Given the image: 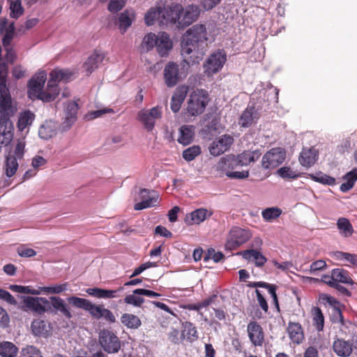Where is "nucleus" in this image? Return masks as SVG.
<instances>
[{
  "label": "nucleus",
  "mask_w": 357,
  "mask_h": 357,
  "mask_svg": "<svg viewBox=\"0 0 357 357\" xmlns=\"http://www.w3.org/2000/svg\"><path fill=\"white\" fill-rule=\"evenodd\" d=\"M208 33L202 24H196L183 34L181 40V55L184 61L197 64L202 59L207 50Z\"/></svg>",
  "instance_id": "obj_1"
},
{
  "label": "nucleus",
  "mask_w": 357,
  "mask_h": 357,
  "mask_svg": "<svg viewBox=\"0 0 357 357\" xmlns=\"http://www.w3.org/2000/svg\"><path fill=\"white\" fill-rule=\"evenodd\" d=\"M200 14V9L195 4L188 5L185 8L181 4H175L169 8L167 20L170 23L177 24L179 28H184L195 22Z\"/></svg>",
  "instance_id": "obj_2"
},
{
  "label": "nucleus",
  "mask_w": 357,
  "mask_h": 357,
  "mask_svg": "<svg viewBox=\"0 0 357 357\" xmlns=\"http://www.w3.org/2000/svg\"><path fill=\"white\" fill-rule=\"evenodd\" d=\"M47 79V73L45 70H40L36 73L29 82L28 94L31 99H39L43 102H51L54 100V95L48 90H43L44 84Z\"/></svg>",
  "instance_id": "obj_3"
},
{
  "label": "nucleus",
  "mask_w": 357,
  "mask_h": 357,
  "mask_svg": "<svg viewBox=\"0 0 357 357\" xmlns=\"http://www.w3.org/2000/svg\"><path fill=\"white\" fill-rule=\"evenodd\" d=\"M17 103L10 93L8 88L0 90V123L13 126L11 119L17 112Z\"/></svg>",
  "instance_id": "obj_4"
},
{
  "label": "nucleus",
  "mask_w": 357,
  "mask_h": 357,
  "mask_svg": "<svg viewBox=\"0 0 357 357\" xmlns=\"http://www.w3.org/2000/svg\"><path fill=\"white\" fill-rule=\"evenodd\" d=\"M190 65V63L184 61L180 65L173 61L168 62L163 70L164 81L167 86L172 88L185 78Z\"/></svg>",
  "instance_id": "obj_5"
},
{
  "label": "nucleus",
  "mask_w": 357,
  "mask_h": 357,
  "mask_svg": "<svg viewBox=\"0 0 357 357\" xmlns=\"http://www.w3.org/2000/svg\"><path fill=\"white\" fill-rule=\"evenodd\" d=\"M161 106H155L151 109H142L137 113V119L147 132H151L155 128L158 120L162 118Z\"/></svg>",
  "instance_id": "obj_6"
},
{
  "label": "nucleus",
  "mask_w": 357,
  "mask_h": 357,
  "mask_svg": "<svg viewBox=\"0 0 357 357\" xmlns=\"http://www.w3.org/2000/svg\"><path fill=\"white\" fill-rule=\"evenodd\" d=\"M251 237L249 230L238 227H232L225 243L226 250H233L246 243Z\"/></svg>",
  "instance_id": "obj_7"
},
{
  "label": "nucleus",
  "mask_w": 357,
  "mask_h": 357,
  "mask_svg": "<svg viewBox=\"0 0 357 357\" xmlns=\"http://www.w3.org/2000/svg\"><path fill=\"white\" fill-rule=\"evenodd\" d=\"M208 103V95L205 91L197 90L193 91L188 102V112L192 116L202 114Z\"/></svg>",
  "instance_id": "obj_8"
},
{
  "label": "nucleus",
  "mask_w": 357,
  "mask_h": 357,
  "mask_svg": "<svg viewBox=\"0 0 357 357\" xmlns=\"http://www.w3.org/2000/svg\"><path fill=\"white\" fill-rule=\"evenodd\" d=\"M227 60L225 52L218 50L211 54L204 64V73L212 75L220 70Z\"/></svg>",
  "instance_id": "obj_9"
},
{
  "label": "nucleus",
  "mask_w": 357,
  "mask_h": 357,
  "mask_svg": "<svg viewBox=\"0 0 357 357\" xmlns=\"http://www.w3.org/2000/svg\"><path fill=\"white\" fill-rule=\"evenodd\" d=\"M67 300L74 307L87 311L93 318L96 319H100L103 305H96L87 299L77 296L69 297Z\"/></svg>",
  "instance_id": "obj_10"
},
{
  "label": "nucleus",
  "mask_w": 357,
  "mask_h": 357,
  "mask_svg": "<svg viewBox=\"0 0 357 357\" xmlns=\"http://www.w3.org/2000/svg\"><path fill=\"white\" fill-rule=\"evenodd\" d=\"M286 158V152L282 148H273L262 158L261 165L264 169H273L281 165Z\"/></svg>",
  "instance_id": "obj_11"
},
{
  "label": "nucleus",
  "mask_w": 357,
  "mask_h": 357,
  "mask_svg": "<svg viewBox=\"0 0 357 357\" xmlns=\"http://www.w3.org/2000/svg\"><path fill=\"white\" fill-rule=\"evenodd\" d=\"M72 74L68 70L54 69L50 73V79L48 81V90L51 91L54 95V99L59 93L58 83L61 81L67 82L70 79Z\"/></svg>",
  "instance_id": "obj_12"
},
{
  "label": "nucleus",
  "mask_w": 357,
  "mask_h": 357,
  "mask_svg": "<svg viewBox=\"0 0 357 357\" xmlns=\"http://www.w3.org/2000/svg\"><path fill=\"white\" fill-rule=\"evenodd\" d=\"M78 109V104L75 101L68 102L65 105L62 123L60 126L62 132L69 130L77 121Z\"/></svg>",
  "instance_id": "obj_13"
},
{
  "label": "nucleus",
  "mask_w": 357,
  "mask_h": 357,
  "mask_svg": "<svg viewBox=\"0 0 357 357\" xmlns=\"http://www.w3.org/2000/svg\"><path fill=\"white\" fill-rule=\"evenodd\" d=\"M169 10V8H162L161 7H158L151 8L150 10L145 15V23L148 26H151L153 24L155 21H158L159 23L162 24H167L168 22H170V21L167 18V13Z\"/></svg>",
  "instance_id": "obj_14"
},
{
  "label": "nucleus",
  "mask_w": 357,
  "mask_h": 357,
  "mask_svg": "<svg viewBox=\"0 0 357 357\" xmlns=\"http://www.w3.org/2000/svg\"><path fill=\"white\" fill-rule=\"evenodd\" d=\"M233 142L234 139L230 135H222L210 145L209 152L213 156L220 155L230 147Z\"/></svg>",
  "instance_id": "obj_15"
},
{
  "label": "nucleus",
  "mask_w": 357,
  "mask_h": 357,
  "mask_svg": "<svg viewBox=\"0 0 357 357\" xmlns=\"http://www.w3.org/2000/svg\"><path fill=\"white\" fill-rule=\"evenodd\" d=\"M259 118L258 109L253 105H248L242 112L238 124L242 128H249L257 122Z\"/></svg>",
  "instance_id": "obj_16"
},
{
  "label": "nucleus",
  "mask_w": 357,
  "mask_h": 357,
  "mask_svg": "<svg viewBox=\"0 0 357 357\" xmlns=\"http://www.w3.org/2000/svg\"><path fill=\"white\" fill-rule=\"evenodd\" d=\"M24 303L29 310L42 314L47 311L45 305H48L50 302L46 298L27 296L24 298Z\"/></svg>",
  "instance_id": "obj_17"
},
{
  "label": "nucleus",
  "mask_w": 357,
  "mask_h": 357,
  "mask_svg": "<svg viewBox=\"0 0 357 357\" xmlns=\"http://www.w3.org/2000/svg\"><path fill=\"white\" fill-rule=\"evenodd\" d=\"M212 214L213 213L211 211L204 208H200L188 214L184 221L188 225L194 224L199 225L204 222L206 218L211 217Z\"/></svg>",
  "instance_id": "obj_18"
},
{
  "label": "nucleus",
  "mask_w": 357,
  "mask_h": 357,
  "mask_svg": "<svg viewBox=\"0 0 357 357\" xmlns=\"http://www.w3.org/2000/svg\"><path fill=\"white\" fill-rule=\"evenodd\" d=\"M156 49L161 56H166L172 49V42L169 36L165 32H160L158 34Z\"/></svg>",
  "instance_id": "obj_19"
},
{
  "label": "nucleus",
  "mask_w": 357,
  "mask_h": 357,
  "mask_svg": "<svg viewBox=\"0 0 357 357\" xmlns=\"http://www.w3.org/2000/svg\"><path fill=\"white\" fill-rule=\"evenodd\" d=\"M50 300L55 314H59L68 319L73 317L70 309L63 299L58 296H51Z\"/></svg>",
  "instance_id": "obj_20"
},
{
  "label": "nucleus",
  "mask_w": 357,
  "mask_h": 357,
  "mask_svg": "<svg viewBox=\"0 0 357 357\" xmlns=\"http://www.w3.org/2000/svg\"><path fill=\"white\" fill-rule=\"evenodd\" d=\"M141 202L135 204L134 209L136 211L142 210L144 208H150L155 206L157 202L158 196L150 195V191L147 189H142L140 190Z\"/></svg>",
  "instance_id": "obj_21"
},
{
  "label": "nucleus",
  "mask_w": 357,
  "mask_h": 357,
  "mask_svg": "<svg viewBox=\"0 0 357 357\" xmlns=\"http://www.w3.org/2000/svg\"><path fill=\"white\" fill-rule=\"evenodd\" d=\"M99 341L108 353H116L121 347L118 336H99Z\"/></svg>",
  "instance_id": "obj_22"
},
{
  "label": "nucleus",
  "mask_w": 357,
  "mask_h": 357,
  "mask_svg": "<svg viewBox=\"0 0 357 357\" xmlns=\"http://www.w3.org/2000/svg\"><path fill=\"white\" fill-rule=\"evenodd\" d=\"M123 288L120 287L116 290L104 289L100 288H89L86 292L92 296L98 298H114L118 297L117 294L123 291Z\"/></svg>",
  "instance_id": "obj_23"
},
{
  "label": "nucleus",
  "mask_w": 357,
  "mask_h": 357,
  "mask_svg": "<svg viewBox=\"0 0 357 357\" xmlns=\"http://www.w3.org/2000/svg\"><path fill=\"white\" fill-rule=\"evenodd\" d=\"M318 158V152L314 148H305L299 157L300 163L306 167L313 165Z\"/></svg>",
  "instance_id": "obj_24"
},
{
  "label": "nucleus",
  "mask_w": 357,
  "mask_h": 357,
  "mask_svg": "<svg viewBox=\"0 0 357 357\" xmlns=\"http://www.w3.org/2000/svg\"><path fill=\"white\" fill-rule=\"evenodd\" d=\"M188 93V87L185 86H179L171 99V109L173 112H177L184 101Z\"/></svg>",
  "instance_id": "obj_25"
},
{
  "label": "nucleus",
  "mask_w": 357,
  "mask_h": 357,
  "mask_svg": "<svg viewBox=\"0 0 357 357\" xmlns=\"http://www.w3.org/2000/svg\"><path fill=\"white\" fill-rule=\"evenodd\" d=\"M334 352L339 356L347 357L351 355L353 351L352 344L349 341L343 339H337L333 344Z\"/></svg>",
  "instance_id": "obj_26"
},
{
  "label": "nucleus",
  "mask_w": 357,
  "mask_h": 357,
  "mask_svg": "<svg viewBox=\"0 0 357 357\" xmlns=\"http://www.w3.org/2000/svg\"><path fill=\"white\" fill-rule=\"evenodd\" d=\"M104 54L100 52H95L92 54L83 64V68L86 71V75L91 74L98 64L104 59Z\"/></svg>",
  "instance_id": "obj_27"
},
{
  "label": "nucleus",
  "mask_w": 357,
  "mask_h": 357,
  "mask_svg": "<svg viewBox=\"0 0 357 357\" xmlns=\"http://www.w3.org/2000/svg\"><path fill=\"white\" fill-rule=\"evenodd\" d=\"M242 256L245 259L254 262L257 266H262L267 260L260 252L253 249L243 251Z\"/></svg>",
  "instance_id": "obj_28"
},
{
  "label": "nucleus",
  "mask_w": 357,
  "mask_h": 357,
  "mask_svg": "<svg viewBox=\"0 0 357 357\" xmlns=\"http://www.w3.org/2000/svg\"><path fill=\"white\" fill-rule=\"evenodd\" d=\"M179 132L180 136L178 138L179 144L188 145L192 142L195 135V128L192 126H182Z\"/></svg>",
  "instance_id": "obj_29"
},
{
  "label": "nucleus",
  "mask_w": 357,
  "mask_h": 357,
  "mask_svg": "<svg viewBox=\"0 0 357 357\" xmlns=\"http://www.w3.org/2000/svg\"><path fill=\"white\" fill-rule=\"evenodd\" d=\"M238 161L234 155H227L222 158L218 163L217 168L222 171L226 175L227 172H231L230 169H234L238 167Z\"/></svg>",
  "instance_id": "obj_30"
},
{
  "label": "nucleus",
  "mask_w": 357,
  "mask_h": 357,
  "mask_svg": "<svg viewBox=\"0 0 357 357\" xmlns=\"http://www.w3.org/2000/svg\"><path fill=\"white\" fill-rule=\"evenodd\" d=\"M15 24L14 22L10 23L8 26H7V20L4 19L1 23V31L4 32V36L3 38V47H7L10 45L12 40L15 36Z\"/></svg>",
  "instance_id": "obj_31"
},
{
  "label": "nucleus",
  "mask_w": 357,
  "mask_h": 357,
  "mask_svg": "<svg viewBox=\"0 0 357 357\" xmlns=\"http://www.w3.org/2000/svg\"><path fill=\"white\" fill-rule=\"evenodd\" d=\"M329 255L335 260L342 261L357 266V255L341 251L332 252Z\"/></svg>",
  "instance_id": "obj_32"
},
{
  "label": "nucleus",
  "mask_w": 357,
  "mask_h": 357,
  "mask_svg": "<svg viewBox=\"0 0 357 357\" xmlns=\"http://www.w3.org/2000/svg\"><path fill=\"white\" fill-rule=\"evenodd\" d=\"M337 227L340 231V234L345 238L351 236L354 233L353 226L346 218H340L337 219Z\"/></svg>",
  "instance_id": "obj_33"
},
{
  "label": "nucleus",
  "mask_w": 357,
  "mask_h": 357,
  "mask_svg": "<svg viewBox=\"0 0 357 357\" xmlns=\"http://www.w3.org/2000/svg\"><path fill=\"white\" fill-rule=\"evenodd\" d=\"M18 160L14 157L9 155L6 157L3 165V171L7 177L11 178L16 174L19 167Z\"/></svg>",
  "instance_id": "obj_34"
},
{
  "label": "nucleus",
  "mask_w": 357,
  "mask_h": 357,
  "mask_svg": "<svg viewBox=\"0 0 357 357\" xmlns=\"http://www.w3.org/2000/svg\"><path fill=\"white\" fill-rule=\"evenodd\" d=\"M35 119V114L29 110H26L20 114L17 128L23 131L26 128L30 126Z\"/></svg>",
  "instance_id": "obj_35"
},
{
  "label": "nucleus",
  "mask_w": 357,
  "mask_h": 357,
  "mask_svg": "<svg viewBox=\"0 0 357 357\" xmlns=\"http://www.w3.org/2000/svg\"><path fill=\"white\" fill-rule=\"evenodd\" d=\"M344 179L346 180V182L341 184L340 189L342 192H346L354 187L357 180V168H354L347 173L344 176Z\"/></svg>",
  "instance_id": "obj_36"
},
{
  "label": "nucleus",
  "mask_w": 357,
  "mask_h": 357,
  "mask_svg": "<svg viewBox=\"0 0 357 357\" xmlns=\"http://www.w3.org/2000/svg\"><path fill=\"white\" fill-rule=\"evenodd\" d=\"M311 315L312 318V324L316 328L317 332L323 331L324 324V317L318 307H313L311 310Z\"/></svg>",
  "instance_id": "obj_37"
},
{
  "label": "nucleus",
  "mask_w": 357,
  "mask_h": 357,
  "mask_svg": "<svg viewBox=\"0 0 357 357\" xmlns=\"http://www.w3.org/2000/svg\"><path fill=\"white\" fill-rule=\"evenodd\" d=\"M334 281L337 283L353 284L352 279L349 277V273L342 268H334L332 271Z\"/></svg>",
  "instance_id": "obj_38"
},
{
  "label": "nucleus",
  "mask_w": 357,
  "mask_h": 357,
  "mask_svg": "<svg viewBox=\"0 0 357 357\" xmlns=\"http://www.w3.org/2000/svg\"><path fill=\"white\" fill-rule=\"evenodd\" d=\"M122 324L129 328H137L141 326V320L138 317L128 313L123 314L121 317Z\"/></svg>",
  "instance_id": "obj_39"
},
{
  "label": "nucleus",
  "mask_w": 357,
  "mask_h": 357,
  "mask_svg": "<svg viewBox=\"0 0 357 357\" xmlns=\"http://www.w3.org/2000/svg\"><path fill=\"white\" fill-rule=\"evenodd\" d=\"M158 36L155 33H149L144 36L141 44V49L144 52H148L156 46Z\"/></svg>",
  "instance_id": "obj_40"
},
{
  "label": "nucleus",
  "mask_w": 357,
  "mask_h": 357,
  "mask_svg": "<svg viewBox=\"0 0 357 357\" xmlns=\"http://www.w3.org/2000/svg\"><path fill=\"white\" fill-rule=\"evenodd\" d=\"M17 353L16 346L10 342H4L0 344V355L2 357H15Z\"/></svg>",
  "instance_id": "obj_41"
},
{
  "label": "nucleus",
  "mask_w": 357,
  "mask_h": 357,
  "mask_svg": "<svg viewBox=\"0 0 357 357\" xmlns=\"http://www.w3.org/2000/svg\"><path fill=\"white\" fill-rule=\"evenodd\" d=\"M131 15L132 14L130 13L128 11H124L123 12L119 17L118 21V25L120 29V30L122 31V33L126 32L127 29L132 24V19Z\"/></svg>",
  "instance_id": "obj_42"
},
{
  "label": "nucleus",
  "mask_w": 357,
  "mask_h": 357,
  "mask_svg": "<svg viewBox=\"0 0 357 357\" xmlns=\"http://www.w3.org/2000/svg\"><path fill=\"white\" fill-rule=\"evenodd\" d=\"M200 153V147L197 145H194L185 149L182 153V156L185 160L190 162L193 160Z\"/></svg>",
  "instance_id": "obj_43"
},
{
  "label": "nucleus",
  "mask_w": 357,
  "mask_h": 357,
  "mask_svg": "<svg viewBox=\"0 0 357 357\" xmlns=\"http://www.w3.org/2000/svg\"><path fill=\"white\" fill-rule=\"evenodd\" d=\"M282 214V210L278 207H271L264 209L262 213V217L266 221H271L278 218Z\"/></svg>",
  "instance_id": "obj_44"
},
{
  "label": "nucleus",
  "mask_w": 357,
  "mask_h": 357,
  "mask_svg": "<svg viewBox=\"0 0 357 357\" xmlns=\"http://www.w3.org/2000/svg\"><path fill=\"white\" fill-rule=\"evenodd\" d=\"M311 178L317 182L322 184L333 185L335 183V179L321 172L316 173L311 175Z\"/></svg>",
  "instance_id": "obj_45"
},
{
  "label": "nucleus",
  "mask_w": 357,
  "mask_h": 357,
  "mask_svg": "<svg viewBox=\"0 0 357 357\" xmlns=\"http://www.w3.org/2000/svg\"><path fill=\"white\" fill-rule=\"evenodd\" d=\"M26 143L24 139H19L15 145L13 153L9 154L10 157H14L17 160H22L24 155Z\"/></svg>",
  "instance_id": "obj_46"
},
{
  "label": "nucleus",
  "mask_w": 357,
  "mask_h": 357,
  "mask_svg": "<svg viewBox=\"0 0 357 357\" xmlns=\"http://www.w3.org/2000/svg\"><path fill=\"white\" fill-rule=\"evenodd\" d=\"M33 335H45L47 333L46 324L40 319H36L31 324Z\"/></svg>",
  "instance_id": "obj_47"
},
{
  "label": "nucleus",
  "mask_w": 357,
  "mask_h": 357,
  "mask_svg": "<svg viewBox=\"0 0 357 357\" xmlns=\"http://www.w3.org/2000/svg\"><path fill=\"white\" fill-rule=\"evenodd\" d=\"M55 134L56 132L54 129H53L48 123L42 125L38 130L40 137L44 139H48L52 137Z\"/></svg>",
  "instance_id": "obj_48"
},
{
  "label": "nucleus",
  "mask_w": 357,
  "mask_h": 357,
  "mask_svg": "<svg viewBox=\"0 0 357 357\" xmlns=\"http://www.w3.org/2000/svg\"><path fill=\"white\" fill-rule=\"evenodd\" d=\"M10 17L13 18H18L24 13L20 0H15L10 3Z\"/></svg>",
  "instance_id": "obj_49"
},
{
  "label": "nucleus",
  "mask_w": 357,
  "mask_h": 357,
  "mask_svg": "<svg viewBox=\"0 0 357 357\" xmlns=\"http://www.w3.org/2000/svg\"><path fill=\"white\" fill-rule=\"evenodd\" d=\"M20 357H43L38 349L33 346H26L21 351Z\"/></svg>",
  "instance_id": "obj_50"
},
{
  "label": "nucleus",
  "mask_w": 357,
  "mask_h": 357,
  "mask_svg": "<svg viewBox=\"0 0 357 357\" xmlns=\"http://www.w3.org/2000/svg\"><path fill=\"white\" fill-rule=\"evenodd\" d=\"M68 284H56L52 287H43L41 290L48 294H60L67 289Z\"/></svg>",
  "instance_id": "obj_51"
},
{
  "label": "nucleus",
  "mask_w": 357,
  "mask_h": 357,
  "mask_svg": "<svg viewBox=\"0 0 357 357\" xmlns=\"http://www.w3.org/2000/svg\"><path fill=\"white\" fill-rule=\"evenodd\" d=\"M278 174L283 178H295L298 176L296 172L288 167L280 168L278 170Z\"/></svg>",
  "instance_id": "obj_52"
},
{
  "label": "nucleus",
  "mask_w": 357,
  "mask_h": 357,
  "mask_svg": "<svg viewBox=\"0 0 357 357\" xmlns=\"http://www.w3.org/2000/svg\"><path fill=\"white\" fill-rule=\"evenodd\" d=\"M124 302L127 304L139 307L144 302V299L142 297L136 296L133 294L126 296L124 298Z\"/></svg>",
  "instance_id": "obj_53"
},
{
  "label": "nucleus",
  "mask_w": 357,
  "mask_h": 357,
  "mask_svg": "<svg viewBox=\"0 0 357 357\" xmlns=\"http://www.w3.org/2000/svg\"><path fill=\"white\" fill-rule=\"evenodd\" d=\"M126 0H110L108 9L112 13H116L126 5Z\"/></svg>",
  "instance_id": "obj_54"
},
{
  "label": "nucleus",
  "mask_w": 357,
  "mask_h": 357,
  "mask_svg": "<svg viewBox=\"0 0 357 357\" xmlns=\"http://www.w3.org/2000/svg\"><path fill=\"white\" fill-rule=\"evenodd\" d=\"M248 335H263L261 326L257 321H251L247 328Z\"/></svg>",
  "instance_id": "obj_55"
},
{
  "label": "nucleus",
  "mask_w": 357,
  "mask_h": 357,
  "mask_svg": "<svg viewBox=\"0 0 357 357\" xmlns=\"http://www.w3.org/2000/svg\"><path fill=\"white\" fill-rule=\"evenodd\" d=\"M6 76L7 67L6 64L1 61V59H0V90L3 89V87L8 88L6 85Z\"/></svg>",
  "instance_id": "obj_56"
},
{
  "label": "nucleus",
  "mask_w": 357,
  "mask_h": 357,
  "mask_svg": "<svg viewBox=\"0 0 357 357\" xmlns=\"http://www.w3.org/2000/svg\"><path fill=\"white\" fill-rule=\"evenodd\" d=\"M17 252L21 257H31L36 255V252L34 250L24 245L17 248Z\"/></svg>",
  "instance_id": "obj_57"
},
{
  "label": "nucleus",
  "mask_w": 357,
  "mask_h": 357,
  "mask_svg": "<svg viewBox=\"0 0 357 357\" xmlns=\"http://www.w3.org/2000/svg\"><path fill=\"white\" fill-rule=\"evenodd\" d=\"M107 113H114V110L111 108H105L101 109H98L96 111H92L89 112L87 115V118L89 119H95L102 116L105 114Z\"/></svg>",
  "instance_id": "obj_58"
},
{
  "label": "nucleus",
  "mask_w": 357,
  "mask_h": 357,
  "mask_svg": "<svg viewBox=\"0 0 357 357\" xmlns=\"http://www.w3.org/2000/svg\"><path fill=\"white\" fill-rule=\"evenodd\" d=\"M326 266V262L324 260H317L311 264L310 271L314 274L316 271L325 269Z\"/></svg>",
  "instance_id": "obj_59"
},
{
  "label": "nucleus",
  "mask_w": 357,
  "mask_h": 357,
  "mask_svg": "<svg viewBox=\"0 0 357 357\" xmlns=\"http://www.w3.org/2000/svg\"><path fill=\"white\" fill-rule=\"evenodd\" d=\"M289 335H303V331L300 324L290 322L288 326Z\"/></svg>",
  "instance_id": "obj_60"
},
{
  "label": "nucleus",
  "mask_w": 357,
  "mask_h": 357,
  "mask_svg": "<svg viewBox=\"0 0 357 357\" xmlns=\"http://www.w3.org/2000/svg\"><path fill=\"white\" fill-rule=\"evenodd\" d=\"M196 333V328L191 322L183 323L181 335H195Z\"/></svg>",
  "instance_id": "obj_61"
},
{
  "label": "nucleus",
  "mask_w": 357,
  "mask_h": 357,
  "mask_svg": "<svg viewBox=\"0 0 357 357\" xmlns=\"http://www.w3.org/2000/svg\"><path fill=\"white\" fill-rule=\"evenodd\" d=\"M226 176L230 178L233 179H243L246 178L249 176L248 171H242V172H227Z\"/></svg>",
  "instance_id": "obj_62"
},
{
  "label": "nucleus",
  "mask_w": 357,
  "mask_h": 357,
  "mask_svg": "<svg viewBox=\"0 0 357 357\" xmlns=\"http://www.w3.org/2000/svg\"><path fill=\"white\" fill-rule=\"evenodd\" d=\"M0 299L5 301L9 304H16L14 297L8 291L0 288Z\"/></svg>",
  "instance_id": "obj_63"
},
{
  "label": "nucleus",
  "mask_w": 357,
  "mask_h": 357,
  "mask_svg": "<svg viewBox=\"0 0 357 357\" xmlns=\"http://www.w3.org/2000/svg\"><path fill=\"white\" fill-rule=\"evenodd\" d=\"M100 319H104L105 321L109 322V323H114L116 321V318L109 310L102 307L101 314H100Z\"/></svg>",
  "instance_id": "obj_64"
}]
</instances>
